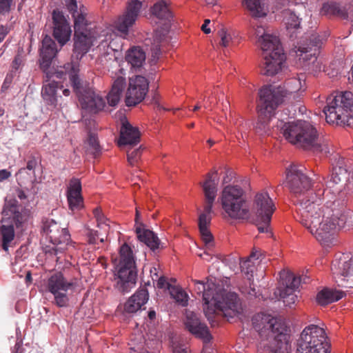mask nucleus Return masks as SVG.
<instances>
[{"instance_id": "obj_52", "label": "nucleus", "mask_w": 353, "mask_h": 353, "mask_svg": "<svg viewBox=\"0 0 353 353\" xmlns=\"http://www.w3.org/2000/svg\"><path fill=\"white\" fill-rule=\"evenodd\" d=\"M198 255L206 261H210L212 259L211 254L208 253L207 251H205L203 254H199Z\"/></svg>"}, {"instance_id": "obj_40", "label": "nucleus", "mask_w": 353, "mask_h": 353, "mask_svg": "<svg viewBox=\"0 0 353 353\" xmlns=\"http://www.w3.org/2000/svg\"><path fill=\"white\" fill-rule=\"evenodd\" d=\"M320 14L330 17L332 16H341L343 13L336 3L327 2L323 5L320 10Z\"/></svg>"}, {"instance_id": "obj_35", "label": "nucleus", "mask_w": 353, "mask_h": 353, "mask_svg": "<svg viewBox=\"0 0 353 353\" xmlns=\"http://www.w3.org/2000/svg\"><path fill=\"white\" fill-rule=\"evenodd\" d=\"M136 232L139 239L147 245L151 250H154L159 248V239L155 234L149 230L137 227Z\"/></svg>"}, {"instance_id": "obj_31", "label": "nucleus", "mask_w": 353, "mask_h": 353, "mask_svg": "<svg viewBox=\"0 0 353 353\" xmlns=\"http://www.w3.org/2000/svg\"><path fill=\"white\" fill-rule=\"evenodd\" d=\"M125 59L132 69L137 70L143 65L145 53L141 48L134 46L126 52Z\"/></svg>"}, {"instance_id": "obj_29", "label": "nucleus", "mask_w": 353, "mask_h": 353, "mask_svg": "<svg viewBox=\"0 0 353 353\" xmlns=\"http://www.w3.org/2000/svg\"><path fill=\"white\" fill-rule=\"evenodd\" d=\"M141 133L137 127L128 121H123L120 130L119 145H137L140 141Z\"/></svg>"}, {"instance_id": "obj_44", "label": "nucleus", "mask_w": 353, "mask_h": 353, "mask_svg": "<svg viewBox=\"0 0 353 353\" xmlns=\"http://www.w3.org/2000/svg\"><path fill=\"white\" fill-rule=\"evenodd\" d=\"M86 236L88 239V242L90 244H95L98 238L97 231L86 228Z\"/></svg>"}, {"instance_id": "obj_33", "label": "nucleus", "mask_w": 353, "mask_h": 353, "mask_svg": "<svg viewBox=\"0 0 353 353\" xmlns=\"http://www.w3.org/2000/svg\"><path fill=\"white\" fill-rule=\"evenodd\" d=\"M151 12L157 18L165 21L166 28L170 27V23L172 19V14L169 5L164 1L157 2L151 8Z\"/></svg>"}, {"instance_id": "obj_59", "label": "nucleus", "mask_w": 353, "mask_h": 353, "mask_svg": "<svg viewBox=\"0 0 353 353\" xmlns=\"http://www.w3.org/2000/svg\"><path fill=\"white\" fill-rule=\"evenodd\" d=\"M240 136L241 137V138H243V135L242 134V133H241V132H240L239 131V132H238V134H236V137L238 139H239Z\"/></svg>"}, {"instance_id": "obj_10", "label": "nucleus", "mask_w": 353, "mask_h": 353, "mask_svg": "<svg viewBox=\"0 0 353 353\" xmlns=\"http://www.w3.org/2000/svg\"><path fill=\"white\" fill-rule=\"evenodd\" d=\"M218 173L212 171L208 173L202 183L205 204L199 215V229L201 238L209 251L214 247V237L210 230L212 221V206L216 196L218 185Z\"/></svg>"}, {"instance_id": "obj_56", "label": "nucleus", "mask_w": 353, "mask_h": 353, "mask_svg": "<svg viewBox=\"0 0 353 353\" xmlns=\"http://www.w3.org/2000/svg\"><path fill=\"white\" fill-rule=\"evenodd\" d=\"M62 92L65 97H68L70 94V90L68 88L63 89Z\"/></svg>"}, {"instance_id": "obj_6", "label": "nucleus", "mask_w": 353, "mask_h": 353, "mask_svg": "<svg viewBox=\"0 0 353 353\" xmlns=\"http://www.w3.org/2000/svg\"><path fill=\"white\" fill-rule=\"evenodd\" d=\"M254 36L257 45L262 50V72L268 76L277 74L285 61V56L279 37L261 24L254 28Z\"/></svg>"}, {"instance_id": "obj_39", "label": "nucleus", "mask_w": 353, "mask_h": 353, "mask_svg": "<svg viewBox=\"0 0 353 353\" xmlns=\"http://www.w3.org/2000/svg\"><path fill=\"white\" fill-rule=\"evenodd\" d=\"M170 294L176 303L182 306L188 305V294L179 286H173L170 288Z\"/></svg>"}, {"instance_id": "obj_16", "label": "nucleus", "mask_w": 353, "mask_h": 353, "mask_svg": "<svg viewBox=\"0 0 353 353\" xmlns=\"http://www.w3.org/2000/svg\"><path fill=\"white\" fill-rule=\"evenodd\" d=\"M42 236L48 241L53 247L52 250L57 254L64 251L71 243L70 235L65 228L53 220H47L43 222L42 227Z\"/></svg>"}, {"instance_id": "obj_30", "label": "nucleus", "mask_w": 353, "mask_h": 353, "mask_svg": "<svg viewBox=\"0 0 353 353\" xmlns=\"http://www.w3.org/2000/svg\"><path fill=\"white\" fill-rule=\"evenodd\" d=\"M149 294L145 289H141L131 296L124 305V310L128 313H134L141 308L148 301Z\"/></svg>"}, {"instance_id": "obj_58", "label": "nucleus", "mask_w": 353, "mask_h": 353, "mask_svg": "<svg viewBox=\"0 0 353 353\" xmlns=\"http://www.w3.org/2000/svg\"><path fill=\"white\" fill-rule=\"evenodd\" d=\"M139 218V212L138 209L136 208V218H135V221H136L137 223H138Z\"/></svg>"}, {"instance_id": "obj_60", "label": "nucleus", "mask_w": 353, "mask_h": 353, "mask_svg": "<svg viewBox=\"0 0 353 353\" xmlns=\"http://www.w3.org/2000/svg\"><path fill=\"white\" fill-rule=\"evenodd\" d=\"M27 169H28L30 170L32 169V166L30 162L28 163V164H27Z\"/></svg>"}, {"instance_id": "obj_19", "label": "nucleus", "mask_w": 353, "mask_h": 353, "mask_svg": "<svg viewBox=\"0 0 353 353\" xmlns=\"http://www.w3.org/2000/svg\"><path fill=\"white\" fill-rule=\"evenodd\" d=\"M286 0H278L279 6H276L273 12H279L276 17L282 18V23L286 31L292 37L299 29L301 28V19L298 13V9L303 7L302 5L290 4L289 2L285 5Z\"/></svg>"}, {"instance_id": "obj_12", "label": "nucleus", "mask_w": 353, "mask_h": 353, "mask_svg": "<svg viewBox=\"0 0 353 353\" xmlns=\"http://www.w3.org/2000/svg\"><path fill=\"white\" fill-rule=\"evenodd\" d=\"M296 353H330L325 330L316 325L305 327L297 340Z\"/></svg>"}, {"instance_id": "obj_14", "label": "nucleus", "mask_w": 353, "mask_h": 353, "mask_svg": "<svg viewBox=\"0 0 353 353\" xmlns=\"http://www.w3.org/2000/svg\"><path fill=\"white\" fill-rule=\"evenodd\" d=\"M244 191L239 185H229L222 190L220 200L224 212L232 219L248 216L249 208L244 197Z\"/></svg>"}, {"instance_id": "obj_7", "label": "nucleus", "mask_w": 353, "mask_h": 353, "mask_svg": "<svg viewBox=\"0 0 353 353\" xmlns=\"http://www.w3.org/2000/svg\"><path fill=\"white\" fill-rule=\"evenodd\" d=\"M281 133L291 144L306 150L321 151L322 141L316 128L310 122L303 120L285 123Z\"/></svg>"}, {"instance_id": "obj_23", "label": "nucleus", "mask_w": 353, "mask_h": 353, "mask_svg": "<svg viewBox=\"0 0 353 353\" xmlns=\"http://www.w3.org/2000/svg\"><path fill=\"white\" fill-rule=\"evenodd\" d=\"M185 325L192 334L203 341L205 345L201 353H205L208 349L207 344L212 339L208 326L201 322L197 315L192 312H186Z\"/></svg>"}, {"instance_id": "obj_38", "label": "nucleus", "mask_w": 353, "mask_h": 353, "mask_svg": "<svg viewBox=\"0 0 353 353\" xmlns=\"http://www.w3.org/2000/svg\"><path fill=\"white\" fill-rule=\"evenodd\" d=\"M219 36L220 37V44L223 47H231L236 46L238 43L237 37L235 33L231 30H228L225 28H221L219 31Z\"/></svg>"}, {"instance_id": "obj_45", "label": "nucleus", "mask_w": 353, "mask_h": 353, "mask_svg": "<svg viewBox=\"0 0 353 353\" xmlns=\"http://www.w3.org/2000/svg\"><path fill=\"white\" fill-rule=\"evenodd\" d=\"M157 287L160 289L167 288L170 290V288H171L172 286L169 284L167 279L164 276H161L157 282Z\"/></svg>"}, {"instance_id": "obj_47", "label": "nucleus", "mask_w": 353, "mask_h": 353, "mask_svg": "<svg viewBox=\"0 0 353 353\" xmlns=\"http://www.w3.org/2000/svg\"><path fill=\"white\" fill-rule=\"evenodd\" d=\"M11 176V172L6 169L0 170V182H2Z\"/></svg>"}, {"instance_id": "obj_2", "label": "nucleus", "mask_w": 353, "mask_h": 353, "mask_svg": "<svg viewBox=\"0 0 353 353\" xmlns=\"http://www.w3.org/2000/svg\"><path fill=\"white\" fill-rule=\"evenodd\" d=\"M58 52L56 43L48 36H46L42 41V47L40 52V67L46 73L47 82L42 87L41 96L46 104L53 109L61 110L63 108L61 103H59L57 94L58 88H63V85H59V82L53 79H65L68 75L71 86L76 93L82 110L85 112L95 114L102 110L105 102L104 99L96 94L92 88L85 85L79 77V65L76 63H67L59 69L51 71L49 70L52 59Z\"/></svg>"}, {"instance_id": "obj_8", "label": "nucleus", "mask_w": 353, "mask_h": 353, "mask_svg": "<svg viewBox=\"0 0 353 353\" xmlns=\"http://www.w3.org/2000/svg\"><path fill=\"white\" fill-rule=\"evenodd\" d=\"M323 112L329 124L353 128V92L337 91L332 93L327 98Z\"/></svg>"}, {"instance_id": "obj_1", "label": "nucleus", "mask_w": 353, "mask_h": 353, "mask_svg": "<svg viewBox=\"0 0 353 353\" xmlns=\"http://www.w3.org/2000/svg\"><path fill=\"white\" fill-rule=\"evenodd\" d=\"M346 170L334 168L324 188L323 177L312 185L310 179L294 165L286 170V183L297 198L299 223L324 247L337 243L336 233L346 208L342 179Z\"/></svg>"}, {"instance_id": "obj_15", "label": "nucleus", "mask_w": 353, "mask_h": 353, "mask_svg": "<svg viewBox=\"0 0 353 353\" xmlns=\"http://www.w3.org/2000/svg\"><path fill=\"white\" fill-rule=\"evenodd\" d=\"M275 209L272 199L267 192L262 191L256 194L253 210L256 216L258 230L260 232H268L272 216Z\"/></svg>"}, {"instance_id": "obj_51", "label": "nucleus", "mask_w": 353, "mask_h": 353, "mask_svg": "<svg viewBox=\"0 0 353 353\" xmlns=\"http://www.w3.org/2000/svg\"><path fill=\"white\" fill-rule=\"evenodd\" d=\"M173 353H191L190 350L187 347H184L183 346H176L173 347Z\"/></svg>"}, {"instance_id": "obj_34", "label": "nucleus", "mask_w": 353, "mask_h": 353, "mask_svg": "<svg viewBox=\"0 0 353 353\" xmlns=\"http://www.w3.org/2000/svg\"><path fill=\"white\" fill-rule=\"evenodd\" d=\"M344 292L340 290L323 289L316 295V301L321 305H325L342 299Z\"/></svg>"}, {"instance_id": "obj_36", "label": "nucleus", "mask_w": 353, "mask_h": 353, "mask_svg": "<svg viewBox=\"0 0 353 353\" xmlns=\"http://www.w3.org/2000/svg\"><path fill=\"white\" fill-rule=\"evenodd\" d=\"M122 46L121 40L120 38H117V35L114 34H110L108 35L107 34L106 39L105 40H102L101 44L98 46V48L101 50V49L105 48L107 46V52L106 54H110V51H114V52H117Z\"/></svg>"}, {"instance_id": "obj_25", "label": "nucleus", "mask_w": 353, "mask_h": 353, "mask_svg": "<svg viewBox=\"0 0 353 353\" xmlns=\"http://www.w3.org/2000/svg\"><path fill=\"white\" fill-rule=\"evenodd\" d=\"M53 36L62 47L70 38L71 28L70 23L63 12L55 10L52 12Z\"/></svg>"}, {"instance_id": "obj_42", "label": "nucleus", "mask_w": 353, "mask_h": 353, "mask_svg": "<svg viewBox=\"0 0 353 353\" xmlns=\"http://www.w3.org/2000/svg\"><path fill=\"white\" fill-rule=\"evenodd\" d=\"M141 148L134 150L132 151H128L127 154L128 161L131 165H136L141 156Z\"/></svg>"}, {"instance_id": "obj_50", "label": "nucleus", "mask_w": 353, "mask_h": 353, "mask_svg": "<svg viewBox=\"0 0 353 353\" xmlns=\"http://www.w3.org/2000/svg\"><path fill=\"white\" fill-rule=\"evenodd\" d=\"M88 141L90 145H91L94 148L97 149L98 146L97 138L94 134H90L89 136Z\"/></svg>"}, {"instance_id": "obj_64", "label": "nucleus", "mask_w": 353, "mask_h": 353, "mask_svg": "<svg viewBox=\"0 0 353 353\" xmlns=\"http://www.w3.org/2000/svg\"><path fill=\"white\" fill-rule=\"evenodd\" d=\"M3 112H4L3 110L0 109V116L3 115Z\"/></svg>"}, {"instance_id": "obj_26", "label": "nucleus", "mask_w": 353, "mask_h": 353, "mask_svg": "<svg viewBox=\"0 0 353 353\" xmlns=\"http://www.w3.org/2000/svg\"><path fill=\"white\" fill-rule=\"evenodd\" d=\"M261 255L259 250H253L248 258L240 262L241 272L245 275L246 279L250 285L249 288L245 287L241 288L243 293H246L252 296L256 295L255 288L254 286H252L253 285V274Z\"/></svg>"}, {"instance_id": "obj_63", "label": "nucleus", "mask_w": 353, "mask_h": 353, "mask_svg": "<svg viewBox=\"0 0 353 353\" xmlns=\"http://www.w3.org/2000/svg\"><path fill=\"white\" fill-rule=\"evenodd\" d=\"M194 123H191L190 124L188 125V127L189 128H194Z\"/></svg>"}, {"instance_id": "obj_4", "label": "nucleus", "mask_w": 353, "mask_h": 353, "mask_svg": "<svg viewBox=\"0 0 353 353\" xmlns=\"http://www.w3.org/2000/svg\"><path fill=\"white\" fill-rule=\"evenodd\" d=\"M193 282L195 290L203 292V312L209 321L216 314L232 318L241 312V303L236 293L219 288L212 279L205 283L198 280Z\"/></svg>"}, {"instance_id": "obj_3", "label": "nucleus", "mask_w": 353, "mask_h": 353, "mask_svg": "<svg viewBox=\"0 0 353 353\" xmlns=\"http://www.w3.org/2000/svg\"><path fill=\"white\" fill-rule=\"evenodd\" d=\"M261 338L257 353H290V330L285 320L269 314L259 313L252 319Z\"/></svg>"}, {"instance_id": "obj_55", "label": "nucleus", "mask_w": 353, "mask_h": 353, "mask_svg": "<svg viewBox=\"0 0 353 353\" xmlns=\"http://www.w3.org/2000/svg\"><path fill=\"white\" fill-rule=\"evenodd\" d=\"M156 316V313L153 310H150L149 312H148V317L150 319L152 320L155 318Z\"/></svg>"}, {"instance_id": "obj_28", "label": "nucleus", "mask_w": 353, "mask_h": 353, "mask_svg": "<svg viewBox=\"0 0 353 353\" xmlns=\"http://www.w3.org/2000/svg\"><path fill=\"white\" fill-rule=\"evenodd\" d=\"M68 206L72 212L80 210L83 207V199L81 195V183L79 179H70L67 189Z\"/></svg>"}, {"instance_id": "obj_43", "label": "nucleus", "mask_w": 353, "mask_h": 353, "mask_svg": "<svg viewBox=\"0 0 353 353\" xmlns=\"http://www.w3.org/2000/svg\"><path fill=\"white\" fill-rule=\"evenodd\" d=\"M12 0H0V14H4L10 10Z\"/></svg>"}, {"instance_id": "obj_61", "label": "nucleus", "mask_w": 353, "mask_h": 353, "mask_svg": "<svg viewBox=\"0 0 353 353\" xmlns=\"http://www.w3.org/2000/svg\"><path fill=\"white\" fill-rule=\"evenodd\" d=\"M210 19H205V20L204 21L203 24H207V26H209V24H210Z\"/></svg>"}, {"instance_id": "obj_18", "label": "nucleus", "mask_w": 353, "mask_h": 353, "mask_svg": "<svg viewBox=\"0 0 353 353\" xmlns=\"http://www.w3.org/2000/svg\"><path fill=\"white\" fill-rule=\"evenodd\" d=\"M279 276L280 281L275 294L286 305L291 306L297 300L295 292L300 285V278L288 271L281 272Z\"/></svg>"}, {"instance_id": "obj_27", "label": "nucleus", "mask_w": 353, "mask_h": 353, "mask_svg": "<svg viewBox=\"0 0 353 353\" xmlns=\"http://www.w3.org/2000/svg\"><path fill=\"white\" fill-rule=\"evenodd\" d=\"M16 208L14 206L8 207L5 205L2 211L3 218L1 220L2 225L0 226V240L1 241L2 248L5 251L8 250L10 243L14 240L15 233L14 227L12 224H5L7 219H10L11 216L12 219L16 218Z\"/></svg>"}, {"instance_id": "obj_37", "label": "nucleus", "mask_w": 353, "mask_h": 353, "mask_svg": "<svg viewBox=\"0 0 353 353\" xmlns=\"http://www.w3.org/2000/svg\"><path fill=\"white\" fill-rule=\"evenodd\" d=\"M93 214L99 228L104 230L105 233L110 232V230L114 231V227L116 226V224L106 219L100 208H95L93 210Z\"/></svg>"}, {"instance_id": "obj_17", "label": "nucleus", "mask_w": 353, "mask_h": 353, "mask_svg": "<svg viewBox=\"0 0 353 353\" xmlns=\"http://www.w3.org/2000/svg\"><path fill=\"white\" fill-rule=\"evenodd\" d=\"M74 285L72 280H68L62 273L52 274L48 279L46 288L53 294L55 303L57 306L66 307L69 302L67 292L73 288Z\"/></svg>"}, {"instance_id": "obj_22", "label": "nucleus", "mask_w": 353, "mask_h": 353, "mask_svg": "<svg viewBox=\"0 0 353 353\" xmlns=\"http://www.w3.org/2000/svg\"><path fill=\"white\" fill-rule=\"evenodd\" d=\"M149 88L148 79L141 75L129 79L128 87L125 94L127 106H134L141 103L145 97Z\"/></svg>"}, {"instance_id": "obj_54", "label": "nucleus", "mask_w": 353, "mask_h": 353, "mask_svg": "<svg viewBox=\"0 0 353 353\" xmlns=\"http://www.w3.org/2000/svg\"><path fill=\"white\" fill-rule=\"evenodd\" d=\"M201 30L205 34H209L210 32V29L207 24H203L201 26Z\"/></svg>"}, {"instance_id": "obj_13", "label": "nucleus", "mask_w": 353, "mask_h": 353, "mask_svg": "<svg viewBox=\"0 0 353 353\" xmlns=\"http://www.w3.org/2000/svg\"><path fill=\"white\" fill-rule=\"evenodd\" d=\"M114 263L119 279L118 284L123 291L133 288L136 283L137 272L135 256L130 245L124 243L121 245L119 259H114Z\"/></svg>"}, {"instance_id": "obj_9", "label": "nucleus", "mask_w": 353, "mask_h": 353, "mask_svg": "<svg viewBox=\"0 0 353 353\" xmlns=\"http://www.w3.org/2000/svg\"><path fill=\"white\" fill-rule=\"evenodd\" d=\"M66 6L74 18V52L80 58L88 52L97 39L96 31L90 27L87 13L83 8L77 10L76 0H65Z\"/></svg>"}, {"instance_id": "obj_24", "label": "nucleus", "mask_w": 353, "mask_h": 353, "mask_svg": "<svg viewBox=\"0 0 353 353\" xmlns=\"http://www.w3.org/2000/svg\"><path fill=\"white\" fill-rule=\"evenodd\" d=\"M331 270L337 283L353 279V257L347 254L336 256L332 261ZM339 285L343 286V283Z\"/></svg>"}, {"instance_id": "obj_48", "label": "nucleus", "mask_w": 353, "mask_h": 353, "mask_svg": "<svg viewBox=\"0 0 353 353\" xmlns=\"http://www.w3.org/2000/svg\"><path fill=\"white\" fill-rule=\"evenodd\" d=\"M22 63V58L21 57V56L19 55H17L14 57V59L12 61V68L15 70H17L19 66L21 65Z\"/></svg>"}, {"instance_id": "obj_32", "label": "nucleus", "mask_w": 353, "mask_h": 353, "mask_svg": "<svg viewBox=\"0 0 353 353\" xmlns=\"http://www.w3.org/2000/svg\"><path fill=\"white\" fill-rule=\"evenodd\" d=\"M243 6L254 17H263L268 12L265 0H242Z\"/></svg>"}, {"instance_id": "obj_46", "label": "nucleus", "mask_w": 353, "mask_h": 353, "mask_svg": "<svg viewBox=\"0 0 353 353\" xmlns=\"http://www.w3.org/2000/svg\"><path fill=\"white\" fill-rule=\"evenodd\" d=\"M332 67L331 69L330 68H326L325 70H323V72H325V74L330 78H334L335 77H337L338 74H339V70L335 68L334 67V64H332L330 65V68Z\"/></svg>"}, {"instance_id": "obj_57", "label": "nucleus", "mask_w": 353, "mask_h": 353, "mask_svg": "<svg viewBox=\"0 0 353 353\" xmlns=\"http://www.w3.org/2000/svg\"><path fill=\"white\" fill-rule=\"evenodd\" d=\"M349 17L352 23V26L353 27V9L350 11L349 14Z\"/></svg>"}, {"instance_id": "obj_62", "label": "nucleus", "mask_w": 353, "mask_h": 353, "mask_svg": "<svg viewBox=\"0 0 353 353\" xmlns=\"http://www.w3.org/2000/svg\"><path fill=\"white\" fill-rule=\"evenodd\" d=\"M26 279L27 280H30L31 279V274L30 272H28L26 275Z\"/></svg>"}, {"instance_id": "obj_53", "label": "nucleus", "mask_w": 353, "mask_h": 353, "mask_svg": "<svg viewBox=\"0 0 353 353\" xmlns=\"http://www.w3.org/2000/svg\"><path fill=\"white\" fill-rule=\"evenodd\" d=\"M17 196L21 200L26 199V195L25 192L23 190H17Z\"/></svg>"}, {"instance_id": "obj_20", "label": "nucleus", "mask_w": 353, "mask_h": 353, "mask_svg": "<svg viewBox=\"0 0 353 353\" xmlns=\"http://www.w3.org/2000/svg\"><path fill=\"white\" fill-rule=\"evenodd\" d=\"M123 61L114 55V65L112 70H109L110 76L112 79V88L107 95V100L110 105L114 106L120 101L122 92L125 86V70L121 64Z\"/></svg>"}, {"instance_id": "obj_41", "label": "nucleus", "mask_w": 353, "mask_h": 353, "mask_svg": "<svg viewBox=\"0 0 353 353\" xmlns=\"http://www.w3.org/2000/svg\"><path fill=\"white\" fill-rule=\"evenodd\" d=\"M216 92H217V89H216V88H213V90H211L210 92L209 90H208L205 92L204 98H203V107L205 110H211L212 109L213 104L214 103V99H216ZM201 107H202V105L201 104L198 103L194 107L192 110L196 111V110L201 109Z\"/></svg>"}, {"instance_id": "obj_21", "label": "nucleus", "mask_w": 353, "mask_h": 353, "mask_svg": "<svg viewBox=\"0 0 353 353\" xmlns=\"http://www.w3.org/2000/svg\"><path fill=\"white\" fill-rule=\"evenodd\" d=\"M145 0H129L125 12L119 16L113 23L120 37L125 39L137 19L139 11Z\"/></svg>"}, {"instance_id": "obj_11", "label": "nucleus", "mask_w": 353, "mask_h": 353, "mask_svg": "<svg viewBox=\"0 0 353 353\" xmlns=\"http://www.w3.org/2000/svg\"><path fill=\"white\" fill-rule=\"evenodd\" d=\"M328 36L329 34L327 32L312 34L310 43L301 42L294 48L296 57L298 58L300 65L308 66L309 70L315 76H318L321 72L325 70L323 62L317 59V56L319 53V48Z\"/></svg>"}, {"instance_id": "obj_49", "label": "nucleus", "mask_w": 353, "mask_h": 353, "mask_svg": "<svg viewBox=\"0 0 353 353\" xmlns=\"http://www.w3.org/2000/svg\"><path fill=\"white\" fill-rule=\"evenodd\" d=\"M9 32V30L8 27L1 26H0V41H3V40L5 39L8 33Z\"/></svg>"}, {"instance_id": "obj_5", "label": "nucleus", "mask_w": 353, "mask_h": 353, "mask_svg": "<svg viewBox=\"0 0 353 353\" xmlns=\"http://www.w3.org/2000/svg\"><path fill=\"white\" fill-rule=\"evenodd\" d=\"M306 89L303 75L288 79L283 86H264L259 90V100L257 105L260 116L270 119L284 98L299 97Z\"/></svg>"}]
</instances>
